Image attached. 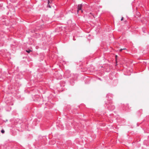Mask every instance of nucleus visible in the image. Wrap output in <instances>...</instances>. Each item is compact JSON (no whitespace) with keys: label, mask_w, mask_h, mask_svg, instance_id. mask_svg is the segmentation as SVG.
Instances as JSON below:
<instances>
[{"label":"nucleus","mask_w":149,"mask_h":149,"mask_svg":"<svg viewBox=\"0 0 149 149\" xmlns=\"http://www.w3.org/2000/svg\"><path fill=\"white\" fill-rule=\"evenodd\" d=\"M109 104H110V105L109 107H108L109 108V109L110 111H112L115 108V107L114 105H112L111 104V101L109 102Z\"/></svg>","instance_id":"f257e3e1"},{"label":"nucleus","mask_w":149,"mask_h":149,"mask_svg":"<svg viewBox=\"0 0 149 149\" xmlns=\"http://www.w3.org/2000/svg\"><path fill=\"white\" fill-rule=\"evenodd\" d=\"M81 7H82V4H79L78 6V8H77V11L78 12L80 10H81V12H83L82 10H81Z\"/></svg>","instance_id":"f03ea898"},{"label":"nucleus","mask_w":149,"mask_h":149,"mask_svg":"<svg viewBox=\"0 0 149 149\" xmlns=\"http://www.w3.org/2000/svg\"><path fill=\"white\" fill-rule=\"evenodd\" d=\"M70 71L69 70H67L66 71V72L65 73V75H68V77H70Z\"/></svg>","instance_id":"7ed1b4c3"},{"label":"nucleus","mask_w":149,"mask_h":149,"mask_svg":"<svg viewBox=\"0 0 149 149\" xmlns=\"http://www.w3.org/2000/svg\"><path fill=\"white\" fill-rule=\"evenodd\" d=\"M31 50H26V52H28V53H30L31 52Z\"/></svg>","instance_id":"20e7f679"},{"label":"nucleus","mask_w":149,"mask_h":149,"mask_svg":"<svg viewBox=\"0 0 149 149\" xmlns=\"http://www.w3.org/2000/svg\"><path fill=\"white\" fill-rule=\"evenodd\" d=\"M4 132H5V131L3 130L2 129V130H1V132L3 134V133H4Z\"/></svg>","instance_id":"39448f33"},{"label":"nucleus","mask_w":149,"mask_h":149,"mask_svg":"<svg viewBox=\"0 0 149 149\" xmlns=\"http://www.w3.org/2000/svg\"><path fill=\"white\" fill-rule=\"evenodd\" d=\"M125 49V48H123V49H120V51H122L123 50H124V49Z\"/></svg>","instance_id":"423d86ee"},{"label":"nucleus","mask_w":149,"mask_h":149,"mask_svg":"<svg viewBox=\"0 0 149 149\" xmlns=\"http://www.w3.org/2000/svg\"><path fill=\"white\" fill-rule=\"evenodd\" d=\"M123 17H122L121 19V21H122L123 20Z\"/></svg>","instance_id":"0eeeda50"},{"label":"nucleus","mask_w":149,"mask_h":149,"mask_svg":"<svg viewBox=\"0 0 149 149\" xmlns=\"http://www.w3.org/2000/svg\"><path fill=\"white\" fill-rule=\"evenodd\" d=\"M90 14L92 15L93 16V13H90Z\"/></svg>","instance_id":"6e6552de"},{"label":"nucleus","mask_w":149,"mask_h":149,"mask_svg":"<svg viewBox=\"0 0 149 149\" xmlns=\"http://www.w3.org/2000/svg\"><path fill=\"white\" fill-rule=\"evenodd\" d=\"M98 79L100 80H101V79L100 78H98Z\"/></svg>","instance_id":"1a4fd4ad"},{"label":"nucleus","mask_w":149,"mask_h":149,"mask_svg":"<svg viewBox=\"0 0 149 149\" xmlns=\"http://www.w3.org/2000/svg\"><path fill=\"white\" fill-rule=\"evenodd\" d=\"M49 8H51V6L49 5Z\"/></svg>","instance_id":"9d476101"},{"label":"nucleus","mask_w":149,"mask_h":149,"mask_svg":"<svg viewBox=\"0 0 149 149\" xmlns=\"http://www.w3.org/2000/svg\"><path fill=\"white\" fill-rule=\"evenodd\" d=\"M73 40H75L74 39V38H73Z\"/></svg>","instance_id":"9b49d317"},{"label":"nucleus","mask_w":149,"mask_h":149,"mask_svg":"<svg viewBox=\"0 0 149 149\" xmlns=\"http://www.w3.org/2000/svg\"><path fill=\"white\" fill-rule=\"evenodd\" d=\"M106 104H108L107 103H106Z\"/></svg>","instance_id":"f8f14e48"},{"label":"nucleus","mask_w":149,"mask_h":149,"mask_svg":"<svg viewBox=\"0 0 149 149\" xmlns=\"http://www.w3.org/2000/svg\"><path fill=\"white\" fill-rule=\"evenodd\" d=\"M13 11L15 12V10H13Z\"/></svg>","instance_id":"ddd939ff"},{"label":"nucleus","mask_w":149,"mask_h":149,"mask_svg":"<svg viewBox=\"0 0 149 149\" xmlns=\"http://www.w3.org/2000/svg\"><path fill=\"white\" fill-rule=\"evenodd\" d=\"M108 96H109L108 95H107V96H108V97H109Z\"/></svg>","instance_id":"4468645a"}]
</instances>
